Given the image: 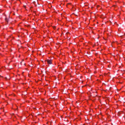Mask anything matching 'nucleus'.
Returning <instances> with one entry per match:
<instances>
[{"mask_svg": "<svg viewBox=\"0 0 125 125\" xmlns=\"http://www.w3.org/2000/svg\"><path fill=\"white\" fill-rule=\"evenodd\" d=\"M46 62H47L49 64H51L52 63V60H46Z\"/></svg>", "mask_w": 125, "mask_h": 125, "instance_id": "1", "label": "nucleus"}]
</instances>
